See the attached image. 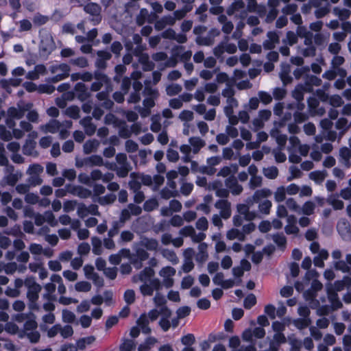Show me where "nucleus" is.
Wrapping results in <instances>:
<instances>
[{
    "mask_svg": "<svg viewBox=\"0 0 351 351\" xmlns=\"http://www.w3.org/2000/svg\"><path fill=\"white\" fill-rule=\"evenodd\" d=\"M272 195V191L267 188H263L256 190L253 195L248 197L247 202L248 204L253 205L254 204H258V211L264 215H269L270 213L272 203L270 200L267 199V197Z\"/></svg>",
    "mask_w": 351,
    "mask_h": 351,
    "instance_id": "1",
    "label": "nucleus"
},
{
    "mask_svg": "<svg viewBox=\"0 0 351 351\" xmlns=\"http://www.w3.org/2000/svg\"><path fill=\"white\" fill-rule=\"evenodd\" d=\"M25 287L27 288V298L28 300V307L32 311L40 312V306L38 303L39 293L42 287L36 282L33 277H27L24 280Z\"/></svg>",
    "mask_w": 351,
    "mask_h": 351,
    "instance_id": "2",
    "label": "nucleus"
},
{
    "mask_svg": "<svg viewBox=\"0 0 351 351\" xmlns=\"http://www.w3.org/2000/svg\"><path fill=\"white\" fill-rule=\"evenodd\" d=\"M121 252L125 253V257L130 260V264L132 265L136 269H139L143 267V261L149 258V254L147 250L139 243H137L134 247V252L130 253L129 249H122Z\"/></svg>",
    "mask_w": 351,
    "mask_h": 351,
    "instance_id": "3",
    "label": "nucleus"
},
{
    "mask_svg": "<svg viewBox=\"0 0 351 351\" xmlns=\"http://www.w3.org/2000/svg\"><path fill=\"white\" fill-rule=\"evenodd\" d=\"M84 11L90 15L89 20L93 25H97L101 21L100 5L96 3H89L84 6Z\"/></svg>",
    "mask_w": 351,
    "mask_h": 351,
    "instance_id": "4",
    "label": "nucleus"
},
{
    "mask_svg": "<svg viewBox=\"0 0 351 351\" xmlns=\"http://www.w3.org/2000/svg\"><path fill=\"white\" fill-rule=\"evenodd\" d=\"M117 165V176L119 178H125L132 170V167L128 161L127 155L124 153H119L116 156Z\"/></svg>",
    "mask_w": 351,
    "mask_h": 351,
    "instance_id": "5",
    "label": "nucleus"
},
{
    "mask_svg": "<svg viewBox=\"0 0 351 351\" xmlns=\"http://www.w3.org/2000/svg\"><path fill=\"white\" fill-rule=\"evenodd\" d=\"M55 43L50 34H46L41 37L39 51L41 56H48L55 49Z\"/></svg>",
    "mask_w": 351,
    "mask_h": 351,
    "instance_id": "6",
    "label": "nucleus"
},
{
    "mask_svg": "<svg viewBox=\"0 0 351 351\" xmlns=\"http://www.w3.org/2000/svg\"><path fill=\"white\" fill-rule=\"evenodd\" d=\"M222 158L219 156H212L206 159V165L201 166L200 173L208 176L214 175L216 173L215 166L219 165Z\"/></svg>",
    "mask_w": 351,
    "mask_h": 351,
    "instance_id": "7",
    "label": "nucleus"
},
{
    "mask_svg": "<svg viewBox=\"0 0 351 351\" xmlns=\"http://www.w3.org/2000/svg\"><path fill=\"white\" fill-rule=\"evenodd\" d=\"M215 207L219 210V215L224 219H228L232 215L231 203L227 199H218Z\"/></svg>",
    "mask_w": 351,
    "mask_h": 351,
    "instance_id": "8",
    "label": "nucleus"
},
{
    "mask_svg": "<svg viewBox=\"0 0 351 351\" xmlns=\"http://www.w3.org/2000/svg\"><path fill=\"white\" fill-rule=\"evenodd\" d=\"M161 289V282L158 278H154L149 282H144L140 287V291L144 296H151L154 291H158Z\"/></svg>",
    "mask_w": 351,
    "mask_h": 351,
    "instance_id": "9",
    "label": "nucleus"
},
{
    "mask_svg": "<svg viewBox=\"0 0 351 351\" xmlns=\"http://www.w3.org/2000/svg\"><path fill=\"white\" fill-rule=\"evenodd\" d=\"M323 287L322 284L317 280H314L311 283V290L305 293V295L307 300H311L315 305L311 306L312 308L317 307L319 305V302L315 299L317 297V292L320 291Z\"/></svg>",
    "mask_w": 351,
    "mask_h": 351,
    "instance_id": "10",
    "label": "nucleus"
},
{
    "mask_svg": "<svg viewBox=\"0 0 351 351\" xmlns=\"http://www.w3.org/2000/svg\"><path fill=\"white\" fill-rule=\"evenodd\" d=\"M94 79L95 81L92 83L90 90L95 92L99 90L104 84L109 82L107 75L98 70L94 72Z\"/></svg>",
    "mask_w": 351,
    "mask_h": 351,
    "instance_id": "11",
    "label": "nucleus"
},
{
    "mask_svg": "<svg viewBox=\"0 0 351 351\" xmlns=\"http://www.w3.org/2000/svg\"><path fill=\"white\" fill-rule=\"evenodd\" d=\"M171 314V311L167 306L161 308V318L158 324L164 332L168 331L171 327V322L169 319Z\"/></svg>",
    "mask_w": 351,
    "mask_h": 351,
    "instance_id": "12",
    "label": "nucleus"
},
{
    "mask_svg": "<svg viewBox=\"0 0 351 351\" xmlns=\"http://www.w3.org/2000/svg\"><path fill=\"white\" fill-rule=\"evenodd\" d=\"M225 185L234 195H238L243 191V186L238 183L234 176H229L226 178Z\"/></svg>",
    "mask_w": 351,
    "mask_h": 351,
    "instance_id": "13",
    "label": "nucleus"
},
{
    "mask_svg": "<svg viewBox=\"0 0 351 351\" xmlns=\"http://www.w3.org/2000/svg\"><path fill=\"white\" fill-rule=\"evenodd\" d=\"M97 58L95 61V66L99 69H106V62L112 58L111 53L108 51L99 50L97 52Z\"/></svg>",
    "mask_w": 351,
    "mask_h": 351,
    "instance_id": "14",
    "label": "nucleus"
},
{
    "mask_svg": "<svg viewBox=\"0 0 351 351\" xmlns=\"http://www.w3.org/2000/svg\"><path fill=\"white\" fill-rule=\"evenodd\" d=\"M267 36V39L263 42V46L265 49H273L280 42L279 36L276 32H268Z\"/></svg>",
    "mask_w": 351,
    "mask_h": 351,
    "instance_id": "15",
    "label": "nucleus"
},
{
    "mask_svg": "<svg viewBox=\"0 0 351 351\" xmlns=\"http://www.w3.org/2000/svg\"><path fill=\"white\" fill-rule=\"evenodd\" d=\"M75 94L78 99L84 101L90 96L86 85L82 82H78L74 87Z\"/></svg>",
    "mask_w": 351,
    "mask_h": 351,
    "instance_id": "16",
    "label": "nucleus"
},
{
    "mask_svg": "<svg viewBox=\"0 0 351 351\" xmlns=\"http://www.w3.org/2000/svg\"><path fill=\"white\" fill-rule=\"evenodd\" d=\"M154 274V270L152 267H146L138 274V276L134 277V282H137L136 278H138L143 283L149 282L153 279L152 277Z\"/></svg>",
    "mask_w": 351,
    "mask_h": 351,
    "instance_id": "17",
    "label": "nucleus"
},
{
    "mask_svg": "<svg viewBox=\"0 0 351 351\" xmlns=\"http://www.w3.org/2000/svg\"><path fill=\"white\" fill-rule=\"evenodd\" d=\"M147 251H157L159 247V243L156 239L143 237L138 243Z\"/></svg>",
    "mask_w": 351,
    "mask_h": 351,
    "instance_id": "18",
    "label": "nucleus"
},
{
    "mask_svg": "<svg viewBox=\"0 0 351 351\" xmlns=\"http://www.w3.org/2000/svg\"><path fill=\"white\" fill-rule=\"evenodd\" d=\"M60 129V122L56 119H51L47 124L40 126V130L45 133L55 134Z\"/></svg>",
    "mask_w": 351,
    "mask_h": 351,
    "instance_id": "19",
    "label": "nucleus"
},
{
    "mask_svg": "<svg viewBox=\"0 0 351 351\" xmlns=\"http://www.w3.org/2000/svg\"><path fill=\"white\" fill-rule=\"evenodd\" d=\"M84 129L85 133L88 136H92L96 131V125L92 122V118L90 116L84 117L80 121Z\"/></svg>",
    "mask_w": 351,
    "mask_h": 351,
    "instance_id": "20",
    "label": "nucleus"
},
{
    "mask_svg": "<svg viewBox=\"0 0 351 351\" xmlns=\"http://www.w3.org/2000/svg\"><path fill=\"white\" fill-rule=\"evenodd\" d=\"M136 324L143 334L148 335L151 332L152 330L149 326V320L146 313H143L140 315L136 321Z\"/></svg>",
    "mask_w": 351,
    "mask_h": 351,
    "instance_id": "21",
    "label": "nucleus"
},
{
    "mask_svg": "<svg viewBox=\"0 0 351 351\" xmlns=\"http://www.w3.org/2000/svg\"><path fill=\"white\" fill-rule=\"evenodd\" d=\"M189 143L191 147L192 152L194 154H197L206 145V142L198 136H193L189 138Z\"/></svg>",
    "mask_w": 351,
    "mask_h": 351,
    "instance_id": "22",
    "label": "nucleus"
},
{
    "mask_svg": "<svg viewBox=\"0 0 351 351\" xmlns=\"http://www.w3.org/2000/svg\"><path fill=\"white\" fill-rule=\"evenodd\" d=\"M328 297L331 303L330 307L333 311L341 308L343 306L342 302L339 300L337 293L335 291H332L330 288H328Z\"/></svg>",
    "mask_w": 351,
    "mask_h": 351,
    "instance_id": "23",
    "label": "nucleus"
},
{
    "mask_svg": "<svg viewBox=\"0 0 351 351\" xmlns=\"http://www.w3.org/2000/svg\"><path fill=\"white\" fill-rule=\"evenodd\" d=\"M340 162L346 167L350 168L351 166L350 158L351 152L348 147L341 148L339 150Z\"/></svg>",
    "mask_w": 351,
    "mask_h": 351,
    "instance_id": "24",
    "label": "nucleus"
},
{
    "mask_svg": "<svg viewBox=\"0 0 351 351\" xmlns=\"http://www.w3.org/2000/svg\"><path fill=\"white\" fill-rule=\"evenodd\" d=\"M36 143L32 139H27L23 146V153L27 156H36L37 152L35 151Z\"/></svg>",
    "mask_w": 351,
    "mask_h": 351,
    "instance_id": "25",
    "label": "nucleus"
},
{
    "mask_svg": "<svg viewBox=\"0 0 351 351\" xmlns=\"http://www.w3.org/2000/svg\"><path fill=\"white\" fill-rule=\"evenodd\" d=\"M49 71L52 74H65L69 75L70 66L65 63L60 64L51 65Z\"/></svg>",
    "mask_w": 351,
    "mask_h": 351,
    "instance_id": "26",
    "label": "nucleus"
},
{
    "mask_svg": "<svg viewBox=\"0 0 351 351\" xmlns=\"http://www.w3.org/2000/svg\"><path fill=\"white\" fill-rule=\"evenodd\" d=\"M207 247L208 245L206 243H199L198 246V253L195 256V260L197 262L202 263L206 261L208 258Z\"/></svg>",
    "mask_w": 351,
    "mask_h": 351,
    "instance_id": "27",
    "label": "nucleus"
},
{
    "mask_svg": "<svg viewBox=\"0 0 351 351\" xmlns=\"http://www.w3.org/2000/svg\"><path fill=\"white\" fill-rule=\"evenodd\" d=\"M332 13L341 21L347 20L351 15V11L350 10L339 7H335L332 10Z\"/></svg>",
    "mask_w": 351,
    "mask_h": 351,
    "instance_id": "28",
    "label": "nucleus"
},
{
    "mask_svg": "<svg viewBox=\"0 0 351 351\" xmlns=\"http://www.w3.org/2000/svg\"><path fill=\"white\" fill-rule=\"evenodd\" d=\"M226 238L228 240H234L237 239L240 241H243L245 239L244 233L236 228L229 230L226 233Z\"/></svg>",
    "mask_w": 351,
    "mask_h": 351,
    "instance_id": "29",
    "label": "nucleus"
},
{
    "mask_svg": "<svg viewBox=\"0 0 351 351\" xmlns=\"http://www.w3.org/2000/svg\"><path fill=\"white\" fill-rule=\"evenodd\" d=\"M71 193L81 198L89 197L92 194L91 191L80 186H73Z\"/></svg>",
    "mask_w": 351,
    "mask_h": 351,
    "instance_id": "30",
    "label": "nucleus"
},
{
    "mask_svg": "<svg viewBox=\"0 0 351 351\" xmlns=\"http://www.w3.org/2000/svg\"><path fill=\"white\" fill-rule=\"evenodd\" d=\"M21 176L22 173L20 171H17L15 173L11 172L4 177L3 180L8 185L13 186L16 184Z\"/></svg>",
    "mask_w": 351,
    "mask_h": 351,
    "instance_id": "31",
    "label": "nucleus"
},
{
    "mask_svg": "<svg viewBox=\"0 0 351 351\" xmlns=\"http://www.w3.org/2000/svg\"><path fill=\"white\" fill-rule=\"evenodd\" d=\"M219 185H221V184L217 182H214L212 183L211 186H208V189L212 188L215 190V194L217 197H221V199H226L229 195V191L226 189L218 188Z\"/></svg>",
    "mask_w": 351,
    "mask_h": 351,
    "instance_id": "32",
    "label": "nucleus"
},
{
    "mask_svg": "<svg viewBox=\"0 0 351 351\" xmlns=\"http://www.w3.org/2000/svg\"><path fill=\"white\" fill-rule=\"evenodd\" d=\"M8 117L13 119H21L25 114V110L21 108L10 107L7 111Z\"/></svg>",
    "mask_w": 351,
    "mask_h": 351,
    "instance_id": "33",
    "label": "nucleus"
},
{
    "mask_svg": "<svg viewBox=\"0 0 351 351\" xmlns=\"http://www.w3.org/2000/svg\"><path fill=\"white\" fill-rule=\"evenodd\" d=\"M99 145V143L97 140H88L83 145L84 152L86 154H90L91 152L96 151Z\"/></svg>",
    "mask_w": 351,
    "mask_h": 351,
    "instance_id": "34",
    "label": "nucleus"
},
{
    "mask_svg": "<svg viewBox=\"0 0 351 351\" xmlns=\"http://www.w3.org/2000/svg\"><path fill=\"white\" fill-rule=\"evenodd\" d=\"M238 171V166L237 165H231L230 166H225L222 167L217 173V176L228 177L232 173H235Z\"/></svg>",
    "mask_w": 351,
    "mask_h": 351,
    "instance_id": "35",
    "label": "nucleus"
},
{
    "mask_svg": "<svg viewBox=\"0 0 351 351\" xmlns=\"http://www.w3.org/2000/svg\"><path fill=\"white\" fill-rule=\"evenodd\" d=\"M245 8V3L242 0H236L232 5L227 9L226 13L228 15L231 16L236 12L243 10Z\"/></svg>",
    "mask_w": 351,
    "mask_h": 351,
    "instance_id": "36",
    "label": "nucleus"
},
{
    "mask_svg": "<svg viewBox=\"0 0 351 351\" xmlns=\"http://www.w3.org/2000/svg\"><path fill=\"white\" fill-rule=\"evenodd\" d=\"M273 241L281 249H285L287 245V239L283 233H276L271 235Z\"/></svg>",
    "mask_w": 351,
    "mask_h": 351,
    "instance_id": "37",
    "label": "nucleus"
},
{
    "mask_svg": "<svg viewBox=\"0 0 351 351\" xmlns=\"http://www.w3.org/2000/svg\"><path fill=\"white\" fill-rule=\"evenodd\" d=\"M161 254L164 258L170 261L172 264L176 265L178 263L179 259L173 250L164 249L162 250Z\"/></svg>",
    "mask_w": 351,
    "mask_h": 351,
    "instance_id": "38",
    "label": "nucleus"
},
{
    "mask_svg": "<svg viewBox=\"0 0 351 351\" xmlns=\"http://www.w3.org/2000/svg\"><path fill=\"white\" fill-rule=\"evenodd\" d=\"M271 136L276 138L277 143L284 147L287 141V136L286 134H281L278 130H272L271 131Z\"/></svg>",
    "mask_w": 351,
    "mask_h": 351,
    "instance_id": "39",
    "label": "nucleus"
},
{
    "mask_svg": "<svg viewBox=\"0 0 351 351\" xmlns=\"http://www.w3.org/2000/svg\"><path fill=\"white\" fill-rule=\"evenodd\" d=\"M91 243L93 253L95 255H100L103 252L101 240L99 237H93L91 239Z\"/></svg>",
    "mask_w": 351,
    "mask_h": 351,
    "instance_id": "40",
    "label": "nucleus"
},
{
    "mask_svg": "<svg viewBox=\"0 0 351 351\" xmlns=\"http://www.w3.org/2000/svg\"><path fill=\"white\" fill-rule=\"evenodd\" d=\"M95 341V337L94 336H89V337L81 338L77 341L76 348H77V349L84 350L86 348V345H90Z\"/></svg>",
    "mask_w": 351,
    "mask_h": 351,
    "instance_id": "41",
    "label": "nucleus"
},
{
    "mask_svg": "<svg viewBox=\"0 0 351 351\" xmlns=\"http://www.w3.org/2000/svg\"><path fill=\"white\" fill-rule=\"evenodd\" d=\"M193 8V6L184 5L182 9L175 10L173 16L176 18V21L181 20L186 15L188 12H191Z\"/></svg>",
    "mask_w": 351,
    "mask_h": 351,
    "instance_id": "42",
    "label": "nucleus"
},
{
    "mask_svg": "<svg viewBox=\"0 0 351 351\" xmlns=\"http://www.w3.org/2000/svg\"><path fill=\"white\" fill-rule=\"evenodd\" d=\"M326 201L335 210H341L343 208V202L339 199L335 195H330Z\"/></svg>",
    "mask_w": 351,
    "mask_h": 351,
    "instance_id": "43",
    "label": "nucleus"
},
{
    "mask_svg": "<svg viewBox=\"0 0 351 351\" xmlns=\"http://www.w3.org/2000/svg\"><path fill=\"white\" fill-rule=\"evenodd\" d=\"M152 123L150 129L154 132H158L161 130V117L160 114H154L151 118Z\"/></svg>",
    "mask_w": 351,
    "mask_h": 351,
    "instance_id": "44",
    "label": "nucleus"
},
{
    "mask_svg": "<svg viewBox=\"0 0 351 351\" xmlns=\"http://www.w3.org/2000/svg\"><path fill=\"white\" fill-rule=\"evenodd\" d=\"M330 12V5L328 2L324 6H320L315 10V16L317 19H321Z\"/></svg>",
    "mask_w": 351,
    "mask_h": 351,
    "instance_id": "45",
    "label": "nucleus"
},
{
    "mask_svg": "<svg viewBox=\"0 0 351 351\" xmlns=\"http://www.w3.org/2000/svg\"><path fill=\"white\" fill-rule=\"evenodd\" d=\"M195 42L199 45L210 46L214 43V39L210 34H208L206 36H197Z\"/></svg>",
    "mask_w": 351,
    "mask_h": 351,
    "instance_id": "46",
    "label": "nucleus"
},
{
    "mask_svg": "<svg viewBox=\"0 0 351 351\" xmlns=\"http://www.w3.org/2000/svg\"><path fill=\"white\" fill-rule=\"evenodd\" d=\"M239 106L238 101L233 97L226 99V106L223 108L224 114H230L234 108Z\"/></svg>",
    "mask_w": 351,
    "mask_h": 351,
    "instance_id": "47",
    "label": "nucleus"
},
{
    "mask_svg": "<svg viewBox=\"0 0 351 351\" xmlns=\"http://www.w3.org/2000/svg\"><path fill=\"white\" fill-rule=\"evenodd\" d=\"M118 133L119 136L123 138H128L131 136V130L125 122L119 125Z\"/></svg>",
    "mask_w": 351,
    "mask_h": 351,
    "instance_id": "48",
    "label": "nucleus"
},
{
    "mask_svg": "<svg viewBox=\"0 0 351 351\" xmlns=\"http://www.w3.org/2000/svg\"><path fill=\"white\" fill-rule=\"evenodd\" d=\"M278 5V2L276 1V4L271 5V8L269 10L268 13L267 14L265 18V22L267 23H272L277 17L278 14V10L276 9Z\"/></svg>",
    "mask_w": 351,
    "mask_h": 351,
    "instance_id": "49",
    "label": "nucleus"
},
{
    "mask_svg": "<svg viewBox=\"0 0 351 351\" xmlns=\"http://www.w3.org/2000/svg\"><path fill=\"white\" fill-rule=\"evenodd\" d=\"M315 205L313 202H306L302 208H300L301 213L305 215H311L314 213Z\"/></svg>",
    "mask_w": 351,
    "mask_h": 351,
    "instance_id": "50",
    "label": "nucleus"
},
{
    "mask_svg": "<svg viewBox=\"0 0 351 351\" xmlns=\"http://www.w3.org/2000/svg\"><path fill=\"white\" fill-rule=\"evenodd\" d=\"M311 324V318H298L293 320L294 326L302 330L307 328Z\"/></svg>",
    "mask_w": 351,
    "mask_h": 351,
    "instance_id": "51",
    "label": "nucleus"
},
{
    "mask_svg": "<svg viewBox=\"0 0 351 351\" xmlns=\"http://www.w3.org/2000/svg\"><path fill=\"white\" fill-rule=\"evenodd\" d=\"M88 167H91L93 166H102L104 165L103 158L98 155H92L89 157H86Z\"/></svg>",
    "mask_w": 351,
    "mask_h": 351,
    "instance_id": "52",
    "label": "nucleus"
},
{
    "mask_svg": "<svg viewBox=\"0 0 351 351\" xmlns=\"http://www.w3.org/2000/svg\"><path fill=\"white\" fill-rule=\"evenodd\" d=\"M182 86L178 84H171L166 87V93L169 96L176 95L182 91Z\"/></svg>",
    "mask_w": 351,
    "mask_h": 351,
    "instance_id": "53",
    "label": "nucleus"
},
{
    "mask_svg": "<svg viewBox=\"0 0 351 351\" xmlns=\"http://www.w3.org/2000/svg\"><path fill=\"white\" fill-rule=\"evenodd\" d=\"M335 268L337 270L341 271L343 273H348L351 275V266L344 261H338L335 263Z\"/></svg>",
    "mask_w": 351,
    "mask_h": 351,
    "instance_id": "54",
    "label": "nucleus"
},
{
    "mask_svg": "<svg viewBox=\"0 0 351 351\" xmlns=\"http://www.w3.org/2000/svg\"><path fill=\"white\" fill-rule=\"evenodd\" d=\"M264 176L269 179H275L278 175V169L276 167L272 166L263 169Z\"/></svg>",
    "mask_w": 351,
    "mask_h": 351,
    "instance_id": "55",
    "label": "nucleus"
},
{
    "mask_svg": "<svg viewBox=\"0 0 351 351\" xmlns=\"http://www.w3.org/2000/svg\"><path fill=\"white\" fill-rule=\"evenodd\" d=\"M75 289L78 292H88L91 289V284L87 281H80L75 285Z\"/></svg>",
    "mask_w": 351,
    "mask_h": 351,
    "instance_id": "56",
    "label": "nucleus"
},
{
    "mask_svg": "<svg viewBox=\"0 0 351 351\" xmlns=\"http://www.w3.org/2000/svg\"><path fill=\"white\" fill-rule=\"evenodd\" d=\"M82 210H85V211L88 213H90L93 215H99V212L98 210V206L96 204H90L88 207L84 205L79 207L77 210V213L80 214Z\"/></svg>",
    "mask_w": 351,
    "mask_h": 351,
    "instance_id": "57",
    "label": "nucleus"
},
{
    "mask_svg": "<svg viewBox=\"0 0 351 351\" xmlns=\"http://www.w3.org/2000/svg\"><path fill=\"white\" fill-rule=\"evenodd\" d=\"M309 178L317 184H321L325 179V175L322 171H315L309 173Z\"/></svg>",
    "mask_w": 351,
    "mask_h": 351,
    "instance_id": "58",
    "label": "nucleus"
},
{
    "mask_svg": "<svg viewBox=\"0 0 351 351\" xmlns=\"http://www.w3.org/2000/svg\"><path fill=\"white\" fill-rule=\"evenodd\" d=\"M176 269L170 266L162 267L159 271V275L162 278H172L176 274Z\"/></svg>",
    "mask_w": 351,
    "mask_h": 351,
    "instance_id": "59",
    "label": "nucleus"
},
{
    "mask_svg": "<svg viewBox=\"0 0 351 351\" xmlns=\"http://www.w3.org/2000/svg\"><path fill=\"white\" fill-rule=\"evenodd\" d=\"M38 324L34 319L27 320L23 326V333L25 335L28 332L37 329Z\"/></svg>",
    "mask_w": 351,
    "mask_h": 351,
    "instance_id": "60",
    "label": "nucleus"
},
{
    "mask_svg": "<svg viewBox=\"0 0 351 351\" xmlns=\"http://www.w3.org/2000/svg\"><path fill=\"white\" fill-rule=\"evenodd\" d=\"M65 114L72 119H77L80 117V108L75 106H70L66 109Z\"/></svg>",
    "mask_w": 351,
    "mask_h": 351,
    "instance_id": "61",
    "label": "nucleus"
},
{
    "mask_svg": "<svg viewBox=\"0 0 351 351\" xmlns=\"http://www.w3.org/2000/svg\"><path fill=\"white\" fill-rule=\"evenodd\" d=\"M62 321L64 323L71 324L75 319V315L71 311L67 309L62 310Z\"/></svg>",
    "mask_w": 351,
    "mask_h": 351,
    "instance_id": "62",
    "label": "nucleus"
},
{
    "mask_svg": "<svg viewBox=\"0 0 351 351\" xmlns=\"http://www.w3.org/2000/svg\"><path fill=\"white\" fill-rule=\"evenodd\" d=\"M258 97L259 101L265 105H267L272 101V96L267 92L259 91Z\"/></svg>",
    "mask_w": 351,
    "mask_h": 351,
    "instance_id": "63",
    "label": "nucleus"
},
{
    "mask_svg": "<svg viewBox=\"0 0 351 351\" xmlns=\"http://www.w3.org/2000/svg\"><path fill=\"white\" fill-rule=\"evenodd\" d=\"M136 347L135 342L132 339L125 340L120 346V351H132Z\"/></svg>",
    "mask_w": 351,
    "mask_h": 351,
    "instance_id": "64",
    "label": "nucleus"
}]
</instances>
